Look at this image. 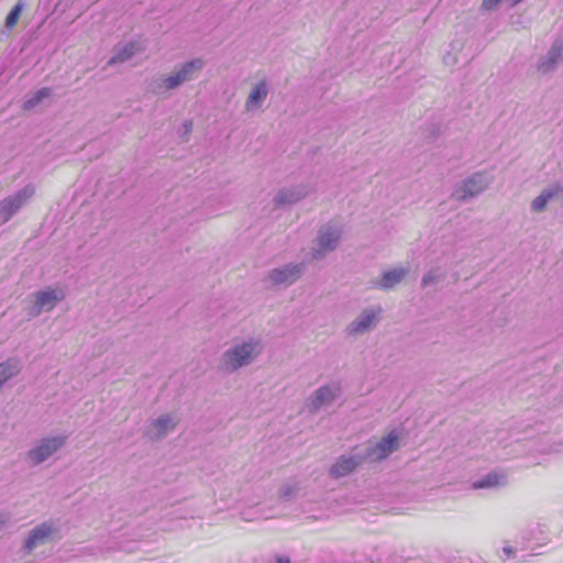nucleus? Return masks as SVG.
<instances>
[{
  "label": "nucleus",
  "instance_id": "obj_23",
  "mask_svg": "<svg viewBox=\"0 0 563 563\" xmlns=\"http://www.w3.org/2000/svg\"><path fill=\"white\" fill-rule=\"evenodd\" d=\"M23 11L22 2H18L9 12L5 19V26L12 30L16 26Z\"/></svg>",
  "mask_w": 563,
  "mask_h": 563
},
{
  "label": "nucleus",
  "instance_id": "obj_14",
  "mask_svg": "<svg viewBox=\"0 0 563 563\" xmlns=\"http://www.w3.org/2000/svg\"><path fill=\"white\" fill-rule=\"evenodd\" d=\"M560 186H551L545 188L541 195L533 199L531 207L534 211H543L548 202L552 200L561 191Z\"/></svg>",
  "mask_w": 563,
  "mask_h": 563
},
{
  "label": "nucleus",
  "instance_id": "obj_10",
  "mask_svg": "<svg viewBox=\"0 0 563 563\" xmlns=\"http://www.w3.org/2000/svg\"><path fill=\"white\" fill-rule=\"evenodd\" d=\"M300 274L299 266H286L283 269L274 271L269 278L274 284H291L299 278Z\"/></svg>",
  "mask_w": 563,
  "mask_h": 563
},
{
  "label": "nucleus",
  "instance_id": "obj_28",
  "mask_svg": "<svg viewBox=\"0 0 563 563\" xmlns=\"http://www.w3.org/2000/svg\"><path fill=\"white\" fill-rule=\"evenodd\" d=\"M563 451V443L560 442L558 445H555L554 448L551 449V452H555V453H559V452H562Z\"/></svg>",
  "mask_w": 563,
  "mask_h": 563
},
{
  "label": "nucleus",
  "instance_id": "obj_30",
  "mask_svg": "<svg viewBox=\"0 0 563 563\" xmlns=\"http://www.w3.org/2000/svg\"><path fill=\"white\" fill-rule=\"evenodd\" d=\"M510 5H515L517 4L518 2H520L521 0H506Z\"/></svg>",
  "mask_w": 563,
  "mask_h": 563
},
{
  "label": "nucleus",
  "instance_id": "obj_32",
  "mask_svg": "<svg viewBox=\"0 0 563 563\" xmlns=\"http://www.w3.org/2000/svg\"><path fill=\"white\" fill-rule=\"evenodd\" d=\"M504 550H505V552H507V553H510V552H511V550H510L509 548H505Z\"/></svg>",
  "mask_w": 563,
  "mask_h": 563
},
{
  "label": "nucleus",
  "instance_id": "obj_18",
  "mask_svg": "<svg viewBox=\"0 0 563 563\" xmlns=\"http://www.w3.org/2000/svg\"><path fill=\"white\" fill-rule=\"evenodd\" d=\"M505 482V476L498 473H489L483 479L474 482L472 487L474 489L495 487Z\"/></svg>",
  "mask_w": 563,
  "mask_h": 563
},
{
  "label": "nucleus",
  "instance_id": "obj_21",
  "mask_svg": "<svg viewBox=\"0 0 563 563\" xmlns=\"http://www.w3.org/2000/svg\"><path fill=\"white\" fill-rule=\"evenodd\" d=\"M176 426L173 418L169 416H163L153 422V428L155 431V437H162L166 434L169 430H172Z\"/></svg>",
  "mask_w": 563,
  "mask_h": 563
},
{
  "label": "nucleus",
  "instance_id": "obj_8",
  "mask_svg": "<svg viewBox=\"0 0 563 563\" xmlns=\"http://www.w3.org/2000/svg\"><path fill=\"white\" fill-rule=\"evenodd\" d=\"M340 234L339 230L331 228L321 231L318 238V250H316L313 257L318 258L320 254L332 251L340 239Z\"/></svg>",
  "mask_w": 563,
  "mask_h": 563
},
{
  "label": "nucleus",
  "instance_id": "obj_2",
  "mask_svg": "<svg viewBox=\"0 0 563 563\" xmlns=\"http://www.w3.org/2000/svg\"><path fill=\"white\" fill-rule=\"evenodd\" d=\"M257 343H244L241 346H236L232 351H229L224 355V363L228 368L236 369L243 365H246L252 356L260 352Z\"/></svg>",
  "mask_w": 563,
  "mask_h": 563
},
{
  "label": "nucleus",
  "instance_id": "obj_9",
  "mask_svg": "<svg viewBox=\"0 0 563 563\" xmlns=\"http://www.w3.org/2000/svg\"><path fill=\"white\" fill-rule=\"evenodd\" d=\"M54 531L55 529L51 523L45 522L36 527L26 539L24 544L25 549L31 552L36 545L44 543Z\"/></svg>",
  "mask_w": 563,
  "mask_h": 563
},
{
  "label": "nucleus",
  "instance_id": "obj_26",
  "mask_svg": "<svg viewBox=\"0 0 563 563\" xmlns=\"http://www.w3.org/2000/svg\"><path fill=\"white\" fill-rule=\"evenodd\" d=\"M499 0H483L482 9L485 11H490L497 7Z\"/></svg>",
  "mask_w": 563,
  "mask_h": 563
},
{
  "label": "nucleus",
  "instance_id": "obj_27",
  "mask_svg": "<svg viewBox=\"0 0 563 563\" xmlns=\"http://www.w3.org/2000/svg\"><path fill=\"white\" fill-rule=\"evenodd\" d=\"M434 280V276L432 275V273H428L424 275L423 277V284L424 285H428L429 283L433 282Z\"/></svg>",
  "mask_w": 563,
  "mask_h": 563
},
{
  "label": "nucleus",
  "instance_id": "obj_29",
  "mask_svg": "<svg viewBox=\"0 0 563 563\" xmlns=\"http://www.w3.org/2000/svg\"><path fill=\"white\" fill-rule=\"evenodd\" d=\"M278 563H290V561H289V559H288V558H285V559H284V558H280V559L278 560Z\"/></svg>",
  "mask_w": 563,
  "mask_h": 563
},
{
  "label": "nucleus",
  "instance_id": "obj_20",
  "mask_svg": "<svg viewBox=\"0 0 563 563\" xmlns=\"http://www.w3.org/2000/svg\"><path fill=\"white\" fill-rule=\"evenodd\" d=\"M20 372L18 362L9 360L0 364V387L4 382Z\"/></svg>",
  "mask_w": 563,
  "mask_h": 563
},
{
  "label": "nucleus",
  "instance_id": "obj_15",
  "mask_svg": "<svg viewBox=\"0 0 563 563\" xmlns=\"http://www.w3.org/2000/svg\"><path fill=\"white\" fill-rule=\"evenodd\" d=\"M358 462L353 457H341L331 468V475L334 477H342L351 473Z\"/></svg>",
  "mask_w": 563,
  "mask_h": 563
},
{
  "label": "nucleus",
  "instance_id": "obj_1",
  "mask_svg": "<svg viewBox=\"0 0 563 563\" xmlns=\"http://www.w3.org/2000/svg\"><path fill=\"white\" fill-rule=\"evenodd\" d=\"M563 63V38H556L549 51L539 58L536 69L541 75L553 74Z\"/></svg>",
  "mask_w": 563,
  "mask_h": 563
},
{
  "label": "nucleus",
  "instance_id": "obj_11",
  "mask_svg": "<svg viewBox=\"0 0 563 563\" xmlns=\"http://www.w3.org/2000/svg\"><path fill=\"white\" fill-rule=\"evenodd\" d=\"M536 540V545L530 547V555H540L543 552L539 551L540 548L548 544L550 537L545 526L538 523L536 528L530 531V541Z\"/></svg>",
  "mask_w": 563,
  "mask_h": 563
},
{
  "label": "nucleus",
  "instance_id": "obj_12",
  "mask_svg": "<svg viewBox=\"0 0 563 563\" xmlns=\"http://www.w3.org/2000/svg\"><path fill=\"white\" fill-rule=\"evenodd\" d=\"M487 184L488 181L483 174H475L467 181H465L460 197L464 199L466 197L475 196L481 192L487 186Z\"/></svg>",
  "mask_w": 563,
  "mask_h": 563
},
{
  "label": "nucleus",
  "instance_id": "obj_3",
  "mask_svg": "<svg viewBox=\"0 0 563 563\" xmlns=\"http://www.w3.org/2000/svg\"><path fill=\"white\" fill-rule=\"evenodd\" d=\"M203 63L201 59H196L184 65V67L176 74H173L164 79V87L166 89H174L181 82L189 80L194 71L201 69Z\"/></svg>",
  "mask_w": 563,
  "mask_h": 563
},
{
  "label": "nucleus",
  "instance_id": "obj_5",
  "mask_svg": "<svg viewBox=\"0 0 563 563\" xmlns=\"http://www.w3.org/2000/svg\"><path fill=\"white\" fill-rule=\"evenodd\" d=\"M397 448L398 437L391 432L387 437H384L374 448L371 449L368 456L374 461H378L385 459Z\"/></svg>",
  "mask_w": 563,
  "mask_h": 563
},
{
  "label": "nucleus",
  "instance_id": "obj_4",
  "mask_svg": "<svg viewBox=\"0 0 563 563\" xmlns=\"http://www.w3.org/2000/svg\"><path fill=\"white\" fill-rule=\"evenodd\" d=\"M65 442L63 438L47 439L29 452V457L35 463H42L57 451Z\"/></svg>",
  "mask_w": 563,
  "mask_h": 563
},
{
  "label": "nucleus",
  "instance_id": "obj_25",
  "mask_svg": "<svg viewBox=\"0 0 563 563\" xmlns=\"http://www.w3.org/2000/svg\"><path fill=\"white\" fill-rule=\"evenodd\" d=\"M299 195L295 194L294 191H280L275 200L278 205H282V203H291V202H295L299 199Z\"/></svg>",
  "mask_w": 563,
  "mask_h": 563
},
{
  "label": "nucleus",
  "instance_id": "obj_31",
  "mask_svg": "<svg viewBox=\"0 0 563 563\" xmlns=\"http://www.w3.org/2000/svg\"><path fill=\"white\" fill-rule=\"evenodd\" d=\"M4 522H5V518L2 515H0V526H2Z\"/></svg>",
  "mask_w": 563,
  "mask_h": 563
},
{
  "label": "nucleus",
  "instance_id": "obj_13",
  "mask_svg": "<svg viewBox=\"0 0 563 563\" xmlns=\"http://www.w3.org/2000/svg\"><path fill=\"white\" fill-rule=\"evenodd\" d=\"M377 320L375 310H365L364 313L354 321L350 327V333H361L368 330L374 321Z\"/></svg>",
  "mask_w": 563,
  "mask_h": 563
},
{
  "label": "nucleus",
  "instance_id": "obj_19",
  "mask_svg": "<svg viewBox=\"0 0 563 563\" xmlns=\"http://www.w3.org/2000/svg\"><path fill=\"white\" fill-rule=\"evenodd\" d=\"M405 273L406 272L402 268L386 272L383 275L379 286L385 289L394 287L404 278Z\"/></svg>",
  "mask_w": 563,
  "mask_h": 563
},
{
  "label": "nucleus",
  "instance_id": "obj_7",
  "mask_svg": "<svg viewBox=\"0 0 563 563\" xmlns=\"http://www.w3.org/2000/svg\"><path fill=\"white\" fill-rule=\"evenodd\" d=\"M33 187H25L22 191L18 192L14 197L5 199L1 203V210L7 217L12 216L21 206L34 195Z\"/></svg>",
  "mask_w": 563,
  "mask_h": 563
},
{
  "label": "nucleus",
  "instance_id": "obj_24",
  "mask_svg": "<svg viewBox=\"0 0 563 563\" xmlns=\"http://www.w3.org/2000/svg\"><path fill=\"white\" fill-rule=\"evenodd\" d=\"M51 92L52 90L49 88H42L24 103V109H32L37 103H40L42 99L49 97Z\"/></svg>",
  "mask_w": 563,
  "mask_h": 563
},
{
  "label": "nucleus",
  "instance_id": "obj_6",
  "mask_svg": "<svg viewBox=\"0 0 563 563\" xmlns=\"http://www.w3.org/2000/svg\"><path fill=\"white\" fill-rule=\"evenodd\" d=\"M65 294L60 289H47L36 295L35 307L38 312L52 310L58 301L64 299Z\"/></svg>",
  "mask_w": 563,
  "mask_h": 563
},
{
  "label": "nucleus",
  "instance_id": "obj_17",
  "mask_svg": "<svg viewBox=\"0 0 563 563\" xmlns=\"http://www.w3.org/2000/svg\"><path fill=\"white\" fill-rule=\"evenodd\" d=\"M267 87L265 82L258 84L249 96L246 108L249 110L257 107L267 97Z\"/></svg>",
  "mask_w": 563,
  "mask_h": 563
},
{
  "label": "nucleus",
  "instance_id": "obj_22",
  "mask_svg": "<svg viewBox=\"0 0 563 563\" xmlns=\"http://www.w3.org/2000/svg\"><path fill=\"white\" fill-rule=\"evenodd\" d=\"M141 47L137 43H130L123 49H121L115 56H113L109 64L122 63L133 56Z\"/></svg>",
  "mask_w": 563,
  "mask_h": 563
},
{
  "label": "nucleus",
  "instance_id": "obj_16",
  "mask_svg": "<svg viewBox=\"0 0 563 563\" xmlns=\"http://www.w3.org/2000/svg\"><path fill=\"white\" fill-rule=\"evenodd\" d=\"M339 391V388H331L329 386H322L320 387L313 398L312 404L316 408L330 402L334 397L336 396V393Z\"/></svg>",
  "mask_w": 563,
  "mask_h": 563
}]
</instances>
